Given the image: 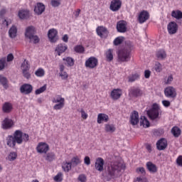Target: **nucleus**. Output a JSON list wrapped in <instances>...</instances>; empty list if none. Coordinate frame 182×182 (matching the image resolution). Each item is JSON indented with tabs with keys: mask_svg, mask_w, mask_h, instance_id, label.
Returning a JSON list of instances; mask_svg holds the SVG:
<instances>
[{
	"mask_svg": "<svg viewBox=\"0 0 182 182\" xmlns=\"http://www.w3.org/2000/svg\"><path fill=\"white\" fill-rule=\"evenodd\" d=\"M29 139V134L23 133L21 129H17L14 132L13 135H9L6 140L9 147L15 149L16 144H22L23 142L28 143Z\"/></svg>",
	"mask_w": 182,
	"mask_h": 182,
	"instance_id": "f257e3e1",
	"label": "nucleus"
},
{
	"mask_svg": "<svg viewBox=\"0 0 182 182\" xmlns=\"http://www.w3.org/2000/svg\"><path fill=\"white\" fill-rule=\"evenodd\" d=\"M117 62L119 63L130 62L132 59V49L127 47L121 48L117 51Z\"/></svg>",
	"mask_w": 182,
	"mask_h": 182,
	"instance_id": "f03ea898",
	"label": "nucleus"
},
{
	"mask_svg": "<svg viewBox=\"0 0 182 182\" xmlns=\"http://www.w3.org/2000/svg\"><path fill=\"white\" fill-rule=\"evenodd\" d=\"M124 165L119 162H111L107 168L108 175L111 178H116L122 170H124Z\"/></svg>",
	"mask_w": 182,
	"mask_h": 182,
	"instance_id": "7ed1b4c3",
	"label": "nucleus"
},
{
	"mask_svg": "<svg viewBox=\"0 0 182 182\" xmlns=\"http://www.w3.org/2000/svg\"><path fill=\"white\" fill-rule=\"evenodd\" d=\"M36 30L33 26H28L26 28L25 36L27 39H29L30 42L33 43H39L41 39L38 36L35 35Z\"/></svg>",
	"mask_w": 182,
	"mask_h": 182,
	"instance_id": "20e7f679",
	"label": "nucleus"
},
{
	"mask_svg": "<svg viewBox=\"0 0 182 182\" xmlns=\"http://www.w3.org/2000/svg\"><path fill=\"white\" fill-rule=\"evenodd\" d=\"M147 114L151 120H156L160 116V106L154 104L151 109L147 111Z\"/></svg>",
	"mask_w": 182,
	"mask_h": 182,
	"instance_id": "39448f33",
	"label": "nucleus"
},
{
	"mask_svg": "<svg viewBox=\"0 0 182 182\" xmlns=\"http://www.w3.org/2000/svg\"><path fill=\"white\" fill-rule=\"evenodd\" d=\"M99 65V60L95 57H90L85 61V66L87 69H95Z\"/></svg>",
	"mask_w": 182,
	"mask_h": 182,
	"instance_id": "423d86ee",
	"label": "nucleus"
},
{
	"mask_svg": "<svg viewBox=\"0 0 182 182\" xmlns=\"http://www.w3.org/2000/svg\"><path fill=\"white\" fill-rule=\"evenodd\" d=\"M164 95L170 99H176L177 97V91L173 87L169 86L165 88Z\"/></svg>",
	"mask_w": 182,
	"mask_h": 182,
	"instance_id": "0eeeda50",
	"label": "nucleus"
},
{
	"mask_svg": "<svg viewBox=\"0 0 182 182\" xmlns=\"http://www.w3.org/2000/svg\"><path fill=\"white\" fill-rule=\"evenodd\" d=\"M48 38L51 43L58 42L59 37L58 36V30L51 28L48 32Z\"/></svg>",
	"mask_w": 182,
	"mask_h": 182,
	"instance_id": "6e6552de",
	"label": "nucleus"
},
{
	"mask_svg": "<svg viewBox=\"0 0 182 182\" xmlns=\"http://www.w3.org/2000/svg\"><path fill=\"white\" fill-rule=\"evenodd\" d=\"M122 0H112L109 5V9L112 12H117L122 9Z\"/></svg>",
	"mask_w": 182,
	"mask_h": 182,
	"instance_id": "1a4fd4ad",
	"label": "nucleus"
},
{
	"mask_svg": "<svg viewBox=\"0 0 182 182\" xmlns=\"http://www.w3.org/2000/svg\"><path fill=\"white\" fill-rule=\"evenodd\" d=\"M96 32L97 36L102 39H106L109 36V31L103 26H98L96 28Z\"/></svg>",
	"mask_w": 182,
	"mask_h": 182,
	"instance_id": "9d476101",
	"label": "nucleus"
},
{
	"mask_svg": "<svg viewBox=\"0 0 182 182\" xmlns=\"http://www.w3.org/2000/svg\"><path fill=\"white\" fill-rule=\"evenodd\" d=\"M129 95L132 96V97H140L143 95V90L137 87H132L129 90Z\"/></svg>",
	"mask_w": 182,
	"mask_h": 182,
	"instance_id": "9b49d317",
	"label": "nucleus"
},
{
	"mask_svg": "<svg viewBox=\"0 0 182 182\" xmlns=\"http://www.w3.org/2000/svg\"><path fill=\"white\" fill-rule=\"evenodd\" d=\"M36 150L41 154H46L49 151V145L45 142H40L36 147Z\"/></svg>",
	"mask_w": 182,
	"mask_h": 182,
	"instance_id": "f8f14e48",
	"label": "nucleus"
},
{
	"mask_svg": "<svg viewBox=\"0 0 182 182\" xmlns=\"http://www.w3.org/2000/svg\"><path fill=\"white\" fill-rule=\"evenodd\" d=\"M33 90V87L31 84H23L20 87V92L23 95H31Z\"/></svg>",
	"mask_w": 182,
	"mask_h": 182,
	"instance_id": "ddd939ff",
	"label": "nucleus"
},
{
	"mask_svg": "<svg viewBox=\"0 0 182 182\" xmlns=\"http://www.w3.org/2000/svg\"><path fill=\"white\" fill-rule=\"evenodd\" d=\"M123 95V91L120 88L114 89L110 93V97L112 100H119Z\"/></svg>",
	"mask_w": 182,
	"mask_h": 182,
	"instance_id": "4468645a",
	"label": "nucleus"
},
{
	"mask_svg": "<svg viewBox=\"0 0 182 182\" xmlns=\"http://www.w3.org/2000/svg\"><path fill=\"white\" fill-rule=\"evenodd\" d=\"M167 29L169 35H174L178 31V25L174 21H171L167 26Z\"/></svg>",
	"mask_w": 182,
	"mask_h": 182,
	"instance_id": "2eb2a0df",
	"label": "nucleus"
},
{
	"mask_svg": "<svg viewBox=\"0 0 182 182\" xmlns=\"http://www.w3.org/2000/svg\"><path fill=\"white\" fill-rule=\"evenodd\" d=\"M14 120L6 117L1 122V127L4 130H8L9 129H12L14 127Z\"/></svg>",
	"mask_w": 182,
	"mask_h": 182,
	"instance_id": "dca6fc26",
	"label": "nucleus"
},
{
	"mask_svg": "<svg viewBox=\"0 0 182 182\" xmlns=\"http://www.w3.org/2000/svg\"><path fill=\"white\" fill-rule=\"evenodd\" d=\"M150 18V14L147 12V11L143 10L142 11L140 12L139 17H138V21L139 23H144L146 21H148V19Z\"/></svg>",
	"mask_w": 182,
	"mask_h": 182,
	"instance_id": "f3484780",
	"label": "nucleus"
},
{
	"mask_svg": "<svg viewBox=\"0 0 182 182\" xmlns=\"http://www.w3.org/2000/svg\"><path fill=\"white\" fill-rule=\"evenodd\" d=\"M117 30L120 33H124L127 31V23L124 21H119L117 23Z\"/></svg>",
	"mask_w": 182,
	"mask_h": 182,
	"instance_id": "a211bd4d",
	"label": "nucleus"
},
{
	"mask_svg": "<svg viewBox=\"0 0 182 182\" xmlns=\"http://www.w3.org/2000/svg\"><path fill=\"white\" fill-rule=\"evenodd\" d=\"M156 149L157 150H166L167 149V139L161 138L156 142Z\"/></svg>",
	"mask_w": 182,
	"mask_h": 182,
	"instance_id": "6ab92c4d",
	"label": "nucleus"
},
{
	"mask_svg": "<svg viewBox=\"0 0 182 182\" xmlns=\"http://www.w3.org/2000/svg\"><path fill=\"white\" fill-rule=\"evenodd\" d=\"M105 166V160L102 158H97L96 159L95 167L97 171H103Z\"/></svg>",
	"mask_w": 182,
	"mask_h": 182,
	"instance_id": "aec40b11",
	"label": "nucleus"
},
{
	"mask_svg": "<svg viewBox=\"0 0 182 182\" xmlns=\"http://www.w3.org/2000/svg\"><path fill=\"white\" fill-rule=\"evenodd\" d=\"M109 122V115L105 113H100L97 115V122L98 124H102V123H107Z\"/></svg>",
	"mask_w": 182,
	"mask_h": 182,
	"instance_id": "412c9836",
	"label": "nucleus"
},
{
	"mask_svg": "<svg viewBox=\"0 0 182 182\" xmlns=\"http://www.w3.org/2000/svg\"><path fill=\"white\" fill-rule=\"evenodd\" d=\"M34 12L36 15H42L45 12V5L42 3H37L34 8Z\"/></svg>",
	"mask_w": 182,
	"mask_h": 182,
	"instance_id": "4be33fe9",
	"label": "nucleus"
},
{
	"mask_svg": "<svg viewBox=\"0 0 182 182\" xmlns=\"http://www.w3.org/2000/svg\"><path fill=\"white\" fill-rule=\"evenodd\" d=\"M139 112L134 111L130 117V123L132 126H136L139 124Z\"/></svg>",
	"mask_w": 182,
	"mask_h": 182,
	"instance_id": "5701e85b",
	"label": "nucleus"
},
{
	"mask_svg": "<svg viewBox=\"0 0 182 182\" xmlns=\"http://www.w3.org/2000/svg\"><path fill=\"white\" fill-rule=\"evenodd\" d=\"M18 16L20 19H28L30 16L29 10L21 9L18 11Z\"/></svg>",
	"mask_w": 182,
	"mask_h": 182,
	"instance_id": "b1692460",
	"label": "nucleus"
},
{
	"mask_svg": "<svg viewBox=\"0 0 182 182\" xmlns=\"http://www.w3.org/2000/svg\"><path fill=\"white\" fill-rule=\"evenodd\" d=\"M147 170L149 171V173H157V166L156 164H153L151 161H148L146 164Z\"/></svg>",
	"mask_w": 182,
	"mask_h": 182,
	"instance_id": "393cba45",
	"label": "nucleus"
},
{
	"mask_svg": "<svg viewBox=\"0 0 182 182\" xmlns=\"http://www.w3.org/2000/svg\"><path fill=\"white\" fill-rule=\"evenodd\" d=\"M12 109H14V106L11 102H4L2 106V110L4 113H11V112H12Z\"/></svg>",
	"mask_w": 182,
	"mask_h": 182,
	"instance_id": "a878e982",
	"label": "nucleus"
},
{
	"mask_svg": "<svg viewBox=\"0 0 182 182\" xmlns=\"http://www.w3.org/2000/svg\"><path fill=\"white\" fill-rule=\"evenodd\" d=\"M156 56L158 60H164L167 58V53L164 50H159L156 51Z\"/></svg>",
	"mask_w": 182,
	"mask_h": 182,
	"instance_id": "bb28decb",
	"label": "nucleus"
},
{
	"mask_svg": "<svg viewBox=\"0 0 182 182\" xmlns=\"http://www.w3.org/2000/svg\"><path fill=\"white\" fill-rule=\"evenodd\" d=\"M140 126H143L145 128L150 127V122L144 116H141L140 118Z\"/></svg>",
	"mask_w": 182,
	"mask_h": 182,
	"instance_id": "cd10ccee",
	"label": "nucleus"
},
{
	"mask_svg": "<svg viewBox=\"0 0 182 182\" xmlns=\"http://www.w3.org/2000/svg\"><path fill=\"white\" fill-rule=\"evenodd\" d=\"M17 33H18V28H16V26H11L9 31V36L12 39H14V38H16Z\"/></svg>",
	"mask_w": 182,
	"mask_h": 182,
	"instance_id": "c85d7f7f",
	"label": "nucleus"
},
{
	"mask_svg": "<svg viewBox=\"0 0 182 182\" xmlns=\"http://www.w3.org/2000/svg\"><path fill=\"white\" fill-rule=\"evenodd\" d=\"M105 130L107 133H114L116 132V127L112 124H106L105 125Z\"/></svg>",
	"mask_w": 182,
	"mask_h": 182,
	"instance_id": "c756f323",
	"label": "nucleus"
},
{
	"mask_svg": "<svg viewBox=\"0 0 182 182\" xmlns=\"http://www.w3.org/2000/svg\"><path fill=\"white\" fill-rule=\"evenodd\" d=\"M62 168L65 173H69L72 170V162H63Z\"/></svg>",
	"mask_w": 182,
	"mask_h": 182,
	"instance_id": "7c9ffc66",
	"label": "nucleus"
},
{
	"mask_svg": "<svg viewBox=\"0 0 182 182\" xmlns=\"http://www.w3.org/2000/svg\"><path fill=\"white\" fill-rule=\"evenodd\" d=\"M172 18H175V19H182V11L180 10L172 11L171 12Z\"/></svg>",
	"mask_w": 182,
	"mask_h": 182,
	"instance_id": "2f4dec72",
	"label": "nucleus"
},
{
	"mask_svg": "<svg viewBox=\"0 0 182 182\" xmlns=\"http://www.w3.org/2000/svg\"><path fill=\"white\" fill-rule=\"evenodd\" d=\"M0 85H1L5 89H8V87H9V85H8V79L4 75H0Z\"/></svg>",
	"mask_w": 182,
	"mask_h": 182,
	"instance_id": "473e14b6",
	"label": "nucleus"
},
{
	"mask_svg": "<svg viewBox=\"0 0 182 182\" xmlns=\"http://www.w3.org/2000/svg\"><path fill=\"white\" fill-rule=\"evenodd\" d=\"M171 132L175 137H180V135L181 134V129H180V128L178 127H173L171 129Z\"/></svg>",
	"mask_w": 182,
	"mask_h": 182,
	"instance_id": "72a5a7b5",
	"label": "nucleus"
},
{
	"mask_svg": "<svg viewBox=\"0 0 182 182\" xmlns=\"http://www.w3.org/2000/svg\"><path fill=\"white\" fill-rule=\"evenodd\" d=\"M105 58L107 59V62H112V60H113V49H109L105 53Z\"/></svg>",
	"mask_w": 182,
	"mask_h": 182,
	"instance_id": "f704fd0d",
	"label": "nucleus"
},
{
	"mask_svg": "<svg viewBox=\"0 0 182 182\" xmlns=\"http://www.w3.org/2000/svg\"><path fill=\"white\" fill-rule=\"evenodd\" d=\"M21 71H26L31 70V65H29V62L28 60H24L23 63H22L21 66Z\"/></svg>",
	"mask_w": 182,
	"mask_h": 182,
	"instance_id": "c9c22d12",
	"label": "nucleus"
},
{
	"mask_svg": "<svg viewBox=\"0 0 182 182\" xmlns=\"http://www.w3.org/2000/svg\"><path fill=\"white\" fill-rule=\"evenodd\" d=\"M139 79H140V75L139 73H134L128 77V82H136Z\"/></svg>",
	"mask_w": 182,
	"mask_h": 182,
	"instance_id": "e433bc0d",
	"label": "nucleus"
},
{
	"mask_svg": "<svg viewBox=\"0 0 182 182\" xmlns=\"http://www.w3.org/2000/svg\"><path fill=\"white\" fill-rule=\"evenodd\" d=\"M35 75L37 77H43V76H45V70L42 68H39L36 70Z\"/></svg>",
	"mask_w": 182,
	"mask_h": 182,
	"instance_id": "4c0bfd02",
	"label": "nucleus"
},
{
	"mask_svg": "<svg viewBox=\"0 0 182 182\" xmlns=\"http://www.w3.org/2000/svg\"><path fill=\"white\" fill-rule=\"evenodd\" d=\"M68 47L66 46H58L55 48V53L58 55V56H60V54L65 53Z\"/></svg>",
	"mask_w": 182,
	"mask_h": 182,
	"instance_id": "58836bf2",
	"label": "nucleus"
},
{
	"mask_svg": "<svg viewBox=\"0 0 182 182\" xmlns=\"http://www.w3.org/2000/svg\"><path fill=\"white\" fill-rule=\"evenodd\" d=\"M63 60H65L67 63V66L72 67L75 65V60L70 57H67L63 58Z\"/></svg>",
	"mask_w": 182,
	"mask_h": 182,
	"instance_id": "ea45409f",
	"label": "nucleus"
},
{
	"mask_svg": "<svg viewBox=\"0 0 182 182\" xmlns=\"http://www.w3.org/2000/svg\"><path fill=\"white\" fill-rule=\"evenodd\" d=\"M124 41V37H123V36L117 37L114 40V45L115 46H118V45H122V43H123Z\"/></svg>",
	"mask_w": 182,
	"mask_h": 182,
	"instance_id": "a19ab883",
	"label": "nucleus"
},
{
	"mask_svg": "<svg viewBox=\"0 0 182 182\" xmlns=\"http://www.w3.org/2000/svg\"><path fill=\"white\" fill-rule=\"evenodd\" d=\"M6 68V58L4 57L0 59V71Z\"/></svg>",
	"mask_w": 182,
	"mask_h": 182,
	"instance_id": "79ce46f5",
	"label": "nucleus"
},
{
	"mask_svg": "<svg viewBox=\"0 0 182 182\" xmlns=\"http://www.w3.org/2000/svg\"><path fill=\"white\" fill-rule=\"evenodd\" d=\"M54 181L62 182L63 181V173L58 172V174L53 178Z\"/></svg>",
	"mask_w": 182,
	"mask_h": 182,
	"instance_id": "37998d69",
	"label": "nucleus"
},
{
	"mask_svg": "<svg viewBox=\"0 0 182 182\" xmlns=\"http://www.w3.org/2000/svg\"><path fill=\"white\" fill-rule=\"evenodd\" d=\"M154 69L156 72H157V73H160V72L163 70V65H161L160 63L157 62L155 63Z\"/></svg>",
	"mask_w": 182,
	"mask_h": 182,
	"instance_id": "c03bdc74",
	"label": "nucleus"
},
{
	"mask_svg": "<svg viewBox=\"0 0 182 182\" xmlns=\"http://www.w3.org/2000/svg\"><path fill=\"white\" fill-rule=\"evenodd\" d=\"M16 157H18V154H16V152H10L8 159L9 161H15V160H16Z\"/></svg>",
	"mask_w": 182,
	"mask_h": 182,
	"instance_id": "a18cd8bd",
	"label": "nucleus"
},
{
	"mask_svg": "<svg viewBox=\"0 0 182 182\" xmlns=\"http://www.w3.org/2000/svg\"><path fill=\"white\" fill-rule=\"evenodd\" d=\"M65 102V98L60 95H58L55 98L53 99V103H62Z\"/></svg>",
	"mask_w": 182,
	"mask_h": 182,
	"instance_id": "49530a36",
	"label": "nucleus"
},
{
	"mask_svg": "<svg viewBox=\"0 0 182 182\" xmlns=\"http://www.w3.org/2000/svg\"><path fill=\"white\" fill-rule=\"evenodd\" d=\"M46 160L47 161H53L55 160V154L50 152L46 154Z\"/></svg>",
	"mask_w": 182,
	"mask_h": 182,
	"instance_id": "de8ad7c7",
	"label": "nucleus"
},
{
	"mask_svg": "<svg viewBox=\"0 0 182 182\" xmlns=\"http://www.w3.org/2000/svg\"><path fill=\"white\" fill-rule=\"evenodd\" d=\"M64 107L65 102H58V104L54 105L53 109L54 110H60L61 109H63Z\"/></svg>",
	"mask_w": 182,
	"mask_h": 182,
	"instance_id": "09e8293b",
	"label": "nucleus"
},
{
	"mask_svg": "<svg viewBox=\"0 0 182 182\" xmlns=\"http://www.w3.org/2000/svg\"><path fill=\"white\" fill-rule=\"evenodd\" d=\"M74 50L77 53H85V48L83 46H75L74 48Z\"/></svg>",
	"mask_w": 182,
	"mask_h": 182,
	"instance_id": "8fccbe9b",
	"label": "nucleus"
},
{
	"mask_svg": "<svg viewBox=\"0 0 182 182\" xmlns=\"http://www.w3.org/2000/svg\"><path fill=\"white\" fill-rule=\"evenodd\" d=\"M46 90V85H43V87L37 89L35 91V95H41V93H43Z\"/></svg>",
	"mask_w": 182,
	"mask_h": 182,
	"instance_id": "3c124183",
	"label": "nucleus"
},
{
	"mask_svg": "<svg viewBox=\"0 0 182 182\" xmlns=\"http://www.w3.org/2000/svg\"><path fill=\"white\" fill-rule=\"evenodd\" d=\"M134 182H149L147 178L139 176L136 179H134Z\"/></svg>",
	"mask_w": 182,
	"mask_h": 182,
	"instance_id": "603ef678",
	"label": "nucleus"
},
{
	"mask_svg": "<svg viewBox=\"0 0 182 182\" xmlns=\"http://www.w3.org/2000/svg\"><path fill=\"white\" fill-rule=\"evenodd\" d=\"M173 75H170L166 80H164L165 85H171V82H173Z\"/></svg>",
	"mask_w": 182,
	"mask_h": 182,
	"instance_id": "864d4df0",
	"label": "nucleus"
},
{
	"mask_svg": "<svg viewBox=\"0 0 182 182\" xmlns=\"http://www.w3.org/2000/svg\"><path fill=\"white\" fill-rule=\"evenodd\" d=\"M60 76L61 77V79H63V80H66V79L69 77V75H68V73H66V71H63L60 73Z\"/></svg>",
	"mask_w": 182,
	"mask_h": 182,
	"instance_id": "5fc2aeb1",
	"label": "nucleus"
},
{
	"mask_svg": "<svg viewBox=\"0 0 182 182\" xmlns=\"http://www.w3.org/2000/svg\"><path fill=\"white\" fill-rule=\"evenodd\" d=\"M22 73L25 79L29 80L31 78V75L29 70L22 71Z\"/></svg>",
	"mask_w": 182,
	"mask_h": 182,
	"instance_id": "6e6d98bb",
	"label": "nucleus"
},
{
	"mask_svg": "<svg viewBox=\"0 0 182 182\" xmlns=\"http://www.w3.org/2000/svg\"><path fill=\"white\" fill-rule=\"evenodd\" d=\"M80 113H81V117L82 119H83V120H86V119L89 117V115L87 114V113H86V112H85V109H81Z\"/></svg>",
	"mask_w": 182,
	"mask_h": 182,
	"instance_id": "4d7b16f0",
	"label": "nucleus"
},
{
	"mask_svg": "<svg viewBox=\"0 0 182 182\" xmlns=\"http://www.w3.org/2000/svg\"><path fill=\"white\" fill-rule=\"evenodd\" d=\"M176 163L177 164V166H178L179 167H182V155H179L176 160Z\"/></svg>",
	"mask_w": 182,
	"mask_h": 182,
	"instance_id": "13d9d810",
	"label": "nucleus"
},
{
	"mask_svg": "<svg viewBox=\"0 0 182 182\" xmlns=\"http://www.w3.org/2000/svg\"><path fill=\"white\" fill-rule=\"evenodd\" d=\"M71 161L74 163V164H80V163H82V161H80V159L77 156L73 157Z\"/></svg>",
	"mask_w": 182,
	"mask_h": 182,
	"instance_id": "bf43d9fd",
	"label": "nucleus"
},
{
	"mask_svg": "<svg viewBox=\"0 0 182 182\" xmlns=\"http://www.w3.org/2000/svg\"><path fill=\"white\" fill-rule=\"evenodd\" d=\"M52 6L56 7L60 5V0H51Z\"/></svg>",
	"mask_w": 182,
	"mask_h": 182,
	"instance_id": "052dcab7",
	"label": "nucleus"
},
{
	"mask_svg": "<svg viewBox=\"0 0 182 182\" xmlns=\"http://www.w3.org/2000/svg\"><path fill=\"white\" fill-rule=\"evenodd\" d=\"M78 180L80 182H86L87 178H86V176L85 174H81L79 176Z\"/></svg>",
	"mask_w": 182,
	"mask_h": 182,
	"instance_id": "680f3d73",
	"label": "nucleus"
},
{
	"mask_svg": "<svg viewBox=\"0 0 182 182\" xmlns=\"http://www.w3.org/2000/svg\"><path fill=\"white\" fill-rule=\"evenodd\" d=\"M136 173H141V174H146V169H144V167H139L137 168L136 170Z\"/></svg>",
	"mask_w": 182,
	"mask_h": 182,
	"instance_id": "e2e57ef3",
	"label": "nucleus"
},
{
	"mask_svg": "<svg viewBox=\"0 0 182 182\" xmlns=\"http://www.w3.org/2000/svg\"><path fill=\"white\" fill-rule=\"evenodd\" d=\"M162 105L164 107H170L171 102H170L168 100H164L162 101Z\"/></svg>",
	"mask_w": 182,
	"mask_h": 182,
	"instance_id": "0e129e2a",
	"label": "nucleus"
},
{
	"mask_svg": "<svg viewBox=\"0 0 182 182\" xmlns=\"http://www.w3.org/2000/svg\"><path fill=\"white\" fill-rule=\"evenodd\" d=\"M151 75V71L149 70H146L144 71V77L146 79H149L150 77V75Z\"/></svg>",
	"mask_w": 182,
	"mask_h": 182,
	"instance_id": "69168bd1",
	"label": "nucleus"
},
{
	"mask_svg": "<svg viewBox=\"0 0 182 182\" xmlns=\"http://www.w3.org/2000/svg\"><path fill=\"white\" fill-rule=\"evenodd\" d=\"M84 163L87 166H90V158L89 156H85L84 159Z\"/></svg>",
	"mask_w": 182,
	"mask_h": 182,
	"instance_id": "338daca9",
	"label": "nucleus"
},
{
	"mask_svg": "<svg viewBox=\"0 0 182 182\" xmlns=\"http://www.w3.org/2000/svg\"><path fill=\"white\" fill-rule=\"evenodd\" d=\"M14 60V55L10 53L7 55V62H12Z\"/></svg>",
	"mask_w": 182,
	"mask_h": 182,
	"instance_id": "774afa93",
	"label": "nucleus"
}]
</instances>
